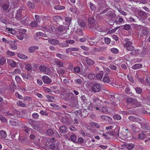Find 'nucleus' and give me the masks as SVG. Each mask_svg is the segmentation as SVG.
<instances>
[{
	"instance_id": "obj_1",
	"label": "nucleus",
	"mask_w": 150,
	"mask_h": 150,
	"mask_svg": "<svg viewBox=\"0 0 150 150\" xmlns=\"http://www.w3.org/2000/svg\"><path fill=\"white\" fill-rule=\"evenodd\" d=\"M77 97L75 96L72 93H68L66 94L65 96H64L63 99L65 100L69 101L75 99Z\"/></svg>"
},
{
	"instance_id": "obj_2",
	"label": "nucleus",
	"mask_w": 150,
	"mask_h": 150,
	"mask_svg": "<svg viewBox=\"0 0 150 150\" xmlns=\"http://www.w3.org/2000/svg\"><path fill=\"white\" fill-rule=\"evenodd\" d=\"M101 89V86L99 83L94 84L91 87L92 91L94 93L100 91Z\"/></svg>"
},
{
	"instance_id": "obj_3",
	"label": "nucleus",
	"mask_w": 150,
	"mask_h": 150,
	"mask_svg": "<svg viewBox=\"0 0 150 150\" xmlns=\"http://www.w3.org/2000/svg\"><path fill=\"white\" fill-rule=\"evenodd\" d=\"M39 70L41 71H45V74H48L51 72L50 68H47L46 66L43 65H41L39 67Z\"/></svg>"
},
{
	"instance_id": "obj_4",
	"label": "nucleus",
	"mask_w": 150,
	"mask_h": 150,
	"mask_svg": "<svg viewBox=\"0 0 150 150\" xmlns=\"http://www.w3.org/2000/svg\"><path fill=\"white\" fill-rule=\"evenodd\" d=\"M139 15L140 17V18L143 19H145L148 17L147 15L149 16V14H147L145 12L140 10L138 12Z\"/></svg>"
},
{
	"instance_id": "obj_5",
	"label": "nucleus",
	"mask_w": 150,
	"mask_h": 150,
	"mask_svg": "<svg viewBox=\"0 0 150 150\" xmlns=\"http://www.w3.org/2000/svg\"><path fill=\"white\" fill-rule=\"evenodd\" d=\"M42 79L44 83L46 84H49L51 83L52 80L48 76H42Z\"/></svg>"
},
{
	"instance_id": "obj_6",
	"label": "nucleus",
	"mask_w": 150,
	"mask_h": 150,
	"mask_svg": "<svg viewBox=\"0 0 150 150\" xmlns=\"http://www.w3.org/2000/svg\"><path fill=\"white\" fill-rule=\"evenodd\" d=\"M77 98H75V99L73 100H72L69 101V105L71 107L75 108L76 107L78 104Z\"/></svg>"
},
{
	"instance_id": "obj_7",
	"label": "nucleus",
	"mask_w": 150,
	"mask_h": 150,
	"mask_svg": "<svg viewBox=\"0 0 150 150\" xmlns=\"http://www.w3.org/2000/svg\"><path fill=\"white\" fill-rule=\"evenodd\" d=\"M140 106V103L134 98H132V107H137Z\"/></svg>"
},
{
	"instance_id": "obj_8",
	"label": "nucleus",
	"mask_w": 150,
	"mask_h": 150,
	"mask_svg": "<svg viewBox=\"0 0 150 150\" xmlns=\"http://www.w3.org/2000/svg\"><path fill=\"white\" fill-rule=\"evenodd\" d=\"M85 61L87 64L89 66L93 65L95 64L94 61L88 57H86Z\"/></svg>"
},
{
	"instance_id": "obj_9",
	"label": "nucleus",
	"mask_w": 150,
	"mask_h": 150,
	"mask_svg": "<svg viewBox=\"0 0 150 150\" xmlns=\"http://www.w3.org/2000/svg\"><path fill=\"white\" fill-rule=\"evenodd\" d=\"M48 42L51 44L54 45H59L60 43L59 42L55 39H49Z\"/></svg>"
},
{
	"instance_id": "obj_10",
	"label": "nucleus",
	"mask_w": 150,
	"mask_h": 150,
	"mask_svg": "<svg viewBox=\"0 0 150 150\" xmlns=\"http://www.w3.org/2000/svg\"><path fill=\"white\" fill-rule=\"evenodd\" d=\"M39 47L38 46H33L30 47L28 49L29 52L32 53L34 52L35 50H38Z\"/></svg>"
},
{
	"instance_id": "obj_11",
	"label": "nucleus",
	"mask_w": 150,
	"mask_h": 150,
	"mask_svg": "<svg viewBox=\"0 0 150 150\" xmlns=\"http://www.w3.org/2000/svg\"><path fill=\"white\" fill-rule=\"evenodd\" d=\"M53 62L55 64L58 65L60 67H64V65L63 62H61L58 59H55L53 61Z\"/></svg>"
},
{
	"instance_id": "obj_12",
	"label": "nucleus",
	"mask_w": 150,
	"mask_h": 150,
	"mask_svg": "<svg viewBox=\"0 0 150 150\" xmlns=\"http://www.w3.org/2000/svg\"><path fill=\"white\" fill-rule=\"evenodd\" d=\"M57 72L59 76L63 77V75L65 74V70L62 68H59L58 69H57Z\"/></svg>"
},
{
	"instance_id": "obj_13",
	"label": "nucleus",
	"mask_w": 150,
	"mask_h": 150,
	"mask_svg": "<svg viewBox=\"0 0 150 150\" xmlns=\"http://www.w3.org/2000/svg\"><path fill=\"white\" fill-rule=\"evenodd\" d=\"M139 52V49H135V48L132 46V55L137 56Z\"/></svg>"
},
{
	"instance_id": "obj_14",
	"label": "nucleus",
	"mask_w": 150,
	"mask_h": 150,
	"mask_svg": "<svg viewBox=\"0 0 150 150\" xmlns=\"http://www.w3.org/2000/svg\"><path fill=\"white\" fill-rule=\"evenodd\" d=\"M7 61L10 64V65L11 67H14L16 66V64L14 61L9 59H7Z\"/></svg>"
},
{
	"instance_id": "obj_15",
	"label": "nucleus",
	"mask_w": 150,
	"mask_h": 150,
	"mask_svg": "<svg viewBox=\"0 0 150 150\" xmlns=\"http://www.w3.org/2000/svg\"><path fill=\"white\" fill-rule=\"evenodd\" d=\"M103 81L105 83H108L109 84H111L112 83L109 77L105 75L103 77Z\"/></svg>"
},
{
	"instance_id": "obj_16",
	"label": "nucleus",
	"mask_w": 150,
	"mask_h": 150,
	"mask_svg": "<svg viewBox=\"0 0 150 150\" xmlns=\"http://www.w3.org/2000/svg\"><path fill=\"white\" fill-rule=\"evenodd\" d=\"M67 129V127L64 125L60 126L59 128L60 132L62 133L66 132Z\"/></svg>"
},
{
	"instance_id": "obj_17",
	"label": "nucleus",
	"mask_w": 150,
	"mask_h": 150,
	"mask_svg": "<svg viewBox=\"0 0 150 150\" xmlns=\"http://www.w3.org/2000/svg\"><path fill=\"white\" fill-rule=\"evenodd\" d=\"M17 56L19 58L21 59H28V57L27 56L21 53H18Z\"/></svg>"
},
{
	"instance_id": "obj_18",
	"label": "nucleus",
	"mask_w": 150,
	"mask_h": 150,
	"mask_svg": "<svg viewBox=\"0 0 150 150\" xmlns=\"http://www.w3.org/2000/svg\"><path fill=\"white\" fill-rule=\"evenodd\" d=\"M149 32V29L147 28H144L142 31V33L143 35H147Z\"/></svg>"
},
{
	"instance_id": "obj_19",
	"label": "nucleus",
	"mask_w": 150,
	"mask_h": 150,
	"mask_svg": "<svg viewBox=\"0 0 150 150\" xmlns=\"http://www.w3.org/2000/svg\"><path fill=\"white\" fill-rule=\"evenodd\" d=\"M67 27L63 25H60L57 28V30L58 31L60 32H62L64 31L65 30Z\"/></svg>"
},
{
	"instance_id": "obj_20",
	"label": "nucleus",
	"mask_w": 150,
	"mask_h": 150,
	"mask_svg": "<svg viewBox=\"0 0 150 150\" xmlns=\"http://www.w3.org/2000/svg\"><path fill=\"white\" fill-rule=\"evenodd\" d=\"M40 124H38L36 125H33L32 127L37 131L40 132L41 129Z\"/></svg>"
},
{
	"instance_id": "obj_21",
	"label": "nucleus",
	"mask_w": 150,
	"mask_h": 150,
	"mask_svg": "<svg viewBox=\"0 0 150 150\" xmlns=\"http://www.w3.org/2000/svg\"><path fill=\"white\" fill-rule=\"evenodd\" d=\"M129 39L127 38L125 39V41H126V42L124 45V47L125 48H126L128 47L131 46V42L128 41Z\"/></svg>"
},
{
	"instance_id": "obj_22",
	"label": "nucleus",
	"mask_w": 150,
	"mask_h": 150,
	"mask_svg": "<svg viewBox=\"0 0 150 150\" xmlns=\"http://www.w3.org/2000/svg\"><path fill=\"white\" fill-rule=\"evenodd\" d=\"M46 134L48 136H52L54 134L53 130L51 129H47L46 131Z\"/></svg>"
},
{
	"instance_id": "obj_23",
	"label": "nucleus",
	"mask_w": 150,
	"mask_h": 150,
	"mask_svg": "<svg viewBox=\"0 0 150 150\" xmlns=\"http://www.w3.org/2000/svg\"><path fill=\"white\" fill-rule=\"evenodd\" d=\"M147 53V52L146 50L144 48L143 49L142 51L138 55L140 57H142L146 55Z\"/></svg>"
},
{
	"instance_id": "obj_24",
	"label": "nucleus",
	"mask_w": 150,
	"mask_h": 150,
	"mask_svg": "<svg viewBox=\"0 0 150 150\" xmlns=\"http://www.w3.org/2000/svg\"><path fill=\"white\" fill-rule=\"evenodd\" d=\"M21 13L18 11H17L16 13V18L17 20H20L21 18Z\"/></svg>"
},
{
	"instance_id": "obj_25",
	"label": "nucleus",
	"mask_w": 150,
	"mask_h": 150,
	"mask_svg": "<svg viewBox=\"0 0 150 150\" xmlns=\"http://www.w3.org/2000/svg\"><path fill=\"white\" fill-rule=\"evenodd\" d=\"M56 56L61 59H65L67 58V56L64 54H62L59 53H57L56 54Z\"/></svg>"
},
{
	"instance_id": "obj_26",
	"label": "nucleus",
	"mask_w": 150,
	"mask_h": 150,
	"mask_svg": "<svg viewBox=\"0 0 150 150\" xmlns=\"http://www.w3.org/2000/svg\"><path fill=\"white\" fill-rule=\"evenodd\" d=\"M142 65L140 64H135L132 67L133 69H138L142 67Z\"/></svg>"
},
{
	"instance_id": "obj_27",
	"label": "nucleus",
	"mask_w": 150,
	"mask_h": 150,
	"mask_svg": "<svg viewBox=\"0 0 150 150\" xmlns=\"http://www.w3.org/2000/svg\"><path fill=\"white\" fill-rule=\"evenodd\" d=\"M70 140L73 142L76 143V137L74 134H72L70 137Z\"/></svg>"
},
{
	"instance_id": "obj_28",
	"label": "nucleus",
	"mask_w": 150,
	"mask_h": 150,
	"mask_svg": "<svg viewBox=\"0 0 150 150\" xmlns=\"http://www.w3.org/2000/svg\"><path fill=\"white\" fill-rule=\"evenodd\" d=\"M93 102L94 103H102V100H100L97 97H93Z\"/></svg>"
},
{
	"instance_id": "obj_29",
	"label": "nucleus",
	"mask_w": 150,
	"mask_h": 150,
	"mask_svg": "<svg viewBox=\"0 0 150 150\" xmlns=\"http://www.w3.org/2000/svg\"><path fill=\"white\" fill-rule=\"evenodd\" d=\"M87 112L86 110H81V113L80 114L81 117H85L87 116Z\"/></svg>"
},
{
	"instance_id": "obj_30",
	"label": "nucleus",
	"mask_w": 150,
	"mask_h": 150,
	"mask_svg": "<svg viewBox=\"0 0 150 150\" xmlns=\"http://www.w3.org/2000/svg\"><path fill=\"white\" fill-rule=\"evenodd\" d=\"M77 22L81 27L83 28L85 26L86 24L83 21L79 19L78 20Z\"/></svg>"
},
{
	"instance_id": "obj_31",
	"label": "nucleus",
	"mask_w": 150,
	"mask_h": 150,
	"mask_svg": "<svg viewBox=\"0 0 150 150\" xmlns=\"http://www.w3.org/2000/svg\"><path fill=\"white\" fill-rule=\"evenodd\" d=\"M145 134L143 132H141L139 133L138 138L139 139H142L145 138Z\"/></svg>"
},
{
	"instance_id": "obj_32",
	"label": "nucleus",
	"mask_w": 150,
	"mask_h": 150,
	"mask_svg": "<svg viewBox=\"0 0 150 150\" xmlns=\"http://www.w3.org/2000/svg\"><path fill=\"white\" fill-rule=\"evenodd\" d=\"M0 120L1 121L6 123L7 121V119L1 114H0Z\"/></svg>"
},
{
	"instance_id": "obj_33",
	"label": "nucleus",
	"mask_w": 150,
	"mask_h": 150,
	"mask_svg": "<svg viewBox=\"0 0 150 150\" xmlns=\"http://www.w3.org/2000/svg\"><path fill=\"white\" fill-rule=\"evenodd\" d=\"M54 9L58 10H63L65 8V7L60 5H57L54 7Z\"/></svg>"
},
{
	"instance_id": "obj_34",
	"label": "nucleus",
	"mask_w": 150,
	"mask_h": 150,
	"mask_svg": "<svg viewBox=\"0 0 150 150\" xmlns=\"http://www.w3.org/2000/svg\"><path fill=\"white\" fill-rule=\"evenodd\" d=\"M115 8L117 9L118 11L121 13L122 15L125 16L127 15V13L124 11H122L120 8H117L116 6H115Z\"/></svg>"
},
{
	"instance_id": "obj_35",
	"label": "nucleus",
	"mask_w": 150,
	"mask_h": 150,
	"mask_svg": "<svg viewBox=\"0 0 150 150\" xmlns=\"http://www.w3.org/2000/svg\"><path fill=\"white\" fill-rule=\"evenodd\" d=\"M16 104L18 106L21 107H24L26 106L25 104L22 102L21 101H19L17 102Z\"/></svg>"
},
{
	"instance_id": "obj_36",
	"label": "nucleus",
	"mask_w": 150,
	"mask_h": 150,
	"mask_svg": "<svg viewBox=\"0 0 150 150\" xmlns=\"http://www.w3.org/2000/svg\"><path fill=\"white\" fill-rule=\"evenodd\" d=\"M0 135L3 138H5L7 136L6 132L4 130H1L0 131Z\"/></svg>"
},
{
	"instance_id": "obj_37",
	"label": "nucleus",
	"mask_w": 150,
	"mask_h": 150,
	"mask_svg": "<svg viewBox=\"0 0 150 150\" xmlns=\"http://www.w3.org/2000/svg\"><path fill=\"white\" fill-rule=\"evenodd\" d=\"M6 62V58L5 57H2L0 59V64L3 65Z\"/></svg>"
},
{
	"instance_id": "obj_38",
	"label": "nucleus",
	"mask_w": 150,
	"mask_h": 150,
	"mask_svg": "<svg viewBox=\"0 0 150 150\" xmlns=\"http://www.w3.org/2000/svg\"><path fill=\"white\" fill-rule=\"evenodd\" d=\"M135 90L136 91V93L138 94H140L142 92V89L139 87H137L134 88Z\"/></svg>"
},
{
	"instance_id": "obj_39",
	"label": "nucleus",
	"mask_w": 150,
	"mask_h": 150,
	"mask_svg": "<svg viewBox=\"0 0 150 150\" xmlns=\"http://www.w3.org/2000/svg\"><path fill=\"white\" fill-rule=\"evenodd\" d=\"M28 6L30 8L33 9L35 6V4L34 3L30 1H28L27 3Z\"/></svg>"
},
{
	"instance_id": "obj_40",
	"label": "nucleus",
	"mask_w": 150,
	"mask_h": 150,
	"mask_svg": "<svg viewBox=\"0 0 150 150\" xmlns=\"http://www.w3.org/2000/svg\"><path fill=\"white\" fill-rule=\"evenodd\" d=\"M74 71L75 73H77L79 74L81 71L80 68L78 67H75L74 68Z\"/></svg>"
},
{
	"instance_id": "obj_41",
	"label": "nucleus",
	"mask_w": 150,
	"mask_h": 150,
	"mask_svg": "<svg viewBox=\"0 0 150 150\" xmlns=\"http://www.w3.org/2000/svg\"><path fill=\"white\" fill-rule=\"evenodd\" d=\"M106 15L107 16L110 17L111 18H114L116 16L115 13L110 12L107 13Z\"/></svg>"
},
{
	"instance_id": "obj_42",
	"label": "nucleus",
	"mask_w": 150,
	"mask_h": 150,
	"mask_svg": "<svg viewBox=\"0 0 150 150\" xmlns=\"http://www.w3.org/2000/svg\"><path fill=\"white\" fill-rule=\"evenodd\" d=\"M53 19L55 22H57L59 20H62V18L61 16H54L53 17Z\"/></svg>"
},
{
	"instance_id": "obj_43",
	"label": "nucleus",
	"mask_w": 150,
	"mask_h": 150,
	"mask_svg": "<svg viewBox=\"0 0 150 150\" xmlns=\"http://www.w3.org/2000/svg\"><path fill=\"white\" fill-rule=\"evenodd\" d=\"M24 35V33H20L17 35V37L18 39L21 40H22L23 39Z\"/></svg>"
},
{
	"instance_id": "obj_44",
	"label": "nucleus",
	"mask_w": 150,
	"mask_h": 150,
	"mask_svg": "<svg viewBox=\"0 0 150 150\" xmlns=\"http://www.w3.org/2000/svg\"><path fill=\"white\" fill-rule=\"evenodd\" d=\"M100 117L101 119L105 120H108L110 118L109 117L104 115H101Z\"/></svg>"
},
{
	"instance_id": "obj_45",
	"label": "nucleus",
	"mask_w": 150,
	"mask_h": 150,
	"mask_svg": "<svg viewBox=\"0 0 150 150\" xmlns=\"http://www.w3.org/2000/svg\"><path fill=\"white\" fill-rule=\"evenodd\" d=\"M30 25L32 27H36L38 26L37 22L35 21H33L30 23Z\"/></svg>"
},
{
	"instance_id": "obj_46",
	"label": "nucleus",
	"mask_w": 150,
	"mask_h": 150,
	"mask_svg": "<svg viewBox=\"0 0 150 150\" xmlns=\"http://www.w3.org/2000/svg\"><path fill=\"white\" fill-rule=\"evenodd\" d=\"M131 28V26L130 25L126 24L124 25L123 27L124 29L126 30H129Z\"/></svg>"
},
{
	"instance_id": "obj_47",
	"label": "nucleus",
	"mask_w": 150,
	"mask_h": 150,
	"mask_svg": "<svg viewBox=\"0 0 150 150\" xmlns=\"http://www.w3.org/2000/svg\"><path fill=\"white\" fill-rule=\"evenodd\" d=\"M6 54L8 55L11 56H13L15 55V53L14 52L11 51L9 50L7 51L6 52Z\"/></svg>"
},
{
	"instance_id": "obj_48",
	"label": "nucleus",
	"mask_w": 150,
	"mask_h": 150,
	"mask_svg": "<svg viewBox=\"0 0 150 150\" xmlns=\"http://www.w3.org/2000/svg\"><path fill=\"white\" fill-rule=\"evenodd\" d=\"M89 23L91 25L94 22V19L93 17H90L88 18Z\"/></svg>"
},
{
	"instance_id": "obj_49",
	"label": "nucleus",
	"mask_w": 150,
	"mask_h": 150,
	"mask_svg": "<svg viewBox=\"0 0 150 150\" xmlns=\"http://www.w3.org/2000/svg\"><path fill=\"white\" fill-rule=\"evenodd\" d=\"M111 52L114 54H116L118 52V50L115 48H112L110 49Z\"/></svg>"
},
{
	"instance_id": "obj_50",
	"label": "nucleus",
	"mask_w": 150,
	"mask_h": 150,
	"mask_svg": "<svg viewBox=\"0 0 150 150\" xmlns=\"http://www.w3.org/2000/svg\"><path fill=\"white\" fill-rule=\"evenodd\" d=\"M101 111L103 113H106L108 111V109L106 107H103L101 109Z\"/></svg>"
},
{
	"instance_id": "obj_51",
	"label": "nucleus",
	"mask_w": 150,
	"mask_h": 150,
	"mask_svg": "<svg viewBox=\"0 0 150 150\" xmlns=\"http://www.w3.org/2000/svg\"><path fill=\"white\" fill-rule=\"evenodd\" d=\"M103 75V72H101L100 73L98 74L96 76L97 78L99 79H101L102 78Z\"/></svg>"
},
{
	"instance_id": "obj_52",
	"label": "nucleus",
	"mask_w": 150,
	"mask_h": 150,
	"mask_svg": "<svg viewBox=\"0 0 150 150\" xmlns=\"http://www.w3.org/2000/svg\"><path fill=\"white\" fill-rule=\"evenodd\" d=\"M109 67L111 69L113 70H116L117 69V67L116 66L113 64H110L109 66Z\"/></svg>"
},
{
	"instance_id": "obj_53",
	"label": "nucleus",
	"mask_w": 150,
	"mask_h": 150,
	"mask_svg": "<svg viewBox=\"0 0 150 150\" xmlns=\"http://www.w3.org/2000/svg\"><path fill=\"white\" fill-rule=\"evenodd\" d=\"M130 87L128 86H127L125 89V93L128 94H130L131 93V92H130Z\"/></svg>"
},
{
	"instance_id": "obj_54",
	"label": "nucleus",
	"mask_w": 150,
	"mask_h": 150,
	"mask_svg": "<svg viewBox=\"0 0 150 150\" xmlns=\"http://www.w3.org/2000/svg\"><path fill=\"white\" fill-rule=\"evenodd\" d=\"M124 21L123 19L121 18H119L118 21H115V23L117 24H121Z\"/></svg>"
},
{
	"instance_id": "obj_55",
	"label": "nucleus",
	"mask_w": 150,
	"mask_h": 150,
	"mask_svg": "<svg viewBox=\"0 0 150 150\" xmlns=\"http://www.w3.org/2000/svg\"><path fill=\"white\" fill-rule=\"evenodd\" d=\"M9 7V5L6 4H4L2 5V8L4 10H7Z\"/></svg>"
},
{
	"instance_id": "obj_56",
	"label": "nucleus",
	"mask_w": 150,
	"mask_h": 150,
	"mask_svg": "<svg viewBox=\"0 0 150 150\" xmlns=\"http://www.w3.org/2000/svg\"><path fill=\"white\" fill-rule=\"evenodd\" d=\"M113 118L115 120H120L121 119V117L118 115H115L113 116Z\"/></svg>"
},
{
	"instance_id": "obj_57",
	"label": "nucleus",
	"mask_w": 150,
	"mask_h": 150,
	"mask_svg": "<svg viewBox=\"0 0 150 150\" xmlns=\"http://www.w3.org/2000/svg\"><path fill=\"white\" fill-rule=\"evenodd\" d=\"M95 76V75L94 74H89L88 75V77L90 79H93Z\"/></svg>"
},
{
	"instance_id": "obj_58",
	"label": "nucleus",
	"mask_w": 150,
	"mask_h": 150,
	"mask_svg": "<svg viewBox=\"0 0 150 150\" xmlns=\"http://www.w3.org/2000/svg\"><path fill=\"white\" fill-rule=\"evenodd\" d=\"M23 100L25 101L28 100H32L31 97L30 96H25L23 98Z\"/></svg>"
},
{
	"instance_id": "obj_59",
	"label": "nucleus",
	"mask_w": 150,
	"mask_h": 150,
	"mask_svg": "<svg viewBox=\"0 0 150 150\" xmlns=\"http://www.w3.org/2000/svg\"><path fill=\"white\" fill-rule=\"evenodd\" d=\"M46 98L49 100L50 101H52V100H54V97L52 96H51L49 95H46Z\"/></svg>"
},
{
	"instance_id": "obj_60",
	"label": "nucleus",
	"mask_w": 150,
	"mask_h": 150,
	"mask_svg": "<svg viewBox=\"0 0 150 150\" xmlns=\"http://www.w3.org/2000/svg\"><path fill=\"white\" fill-rule=\"evenodd\" d=\"M104 40L105 43L107 44H109L110 43V39L108 38H104Z\"/></svg>"
},
{
	"instance_id": "obj_61",
	"label": "nucleus",
	"mask_w": 150,
	"mask_h": 150,
	"mask_svg": "<svg viewBox=\"0 0 150 150\" xmlns=\"http://www.w3.org/2000/svg\"><path fill=\"white\" fill-rule=\"evenodd\" d=\"M26 69L28 71H30L32 69V67L31 65L29 64H27L25 67Z\"/></svg>"
},
{
	"instance_id": "obj_62",
	"label": "nucleus",
	"mask_w": 150,
	"mask_h": 150,
	"mask_svg": "<svg viewBox=\"0 0 150 150\" xmlns=\"http://www.w3.org/2000/svg\"><path fill=\"white\" fill-rule=\"evenodd\" d=\"M49 147L52 150H54L56 146L55 144L53 143H52L49 145Z\"/></svg>"
},
{
	"instance_id": "obj_63",
	"label": "nucleus",
	"mask_w": 150,
	"mask_h": 150,
	"mask_svg": "<svg viewBox=\"0 0 150 150\" xmlns=\"http://www.w3.org/2000/svg\"><path fill=\"white\" fill-rule=\"evenodd\" d=\"M83 142V139L82 138L79 137L78 138L77 141H76V143H82Z\"/></svg>"
},
{
	"instance_id": "obj_64",
	"label": "nucleus",
	"mask_w": 150,
	"mask_h": 150,
	"mask_svg": "<svg viewBox=\"0 0 150 150\" xmlns=\"http://www.w3.org/2000/svg\"><path fill=\"white\" fill-rule=\"evenodd\" d=\"M90 9L92 11L94 10L95 9V5L92 3H90Z\"/></svg>"
}]
</instances>
